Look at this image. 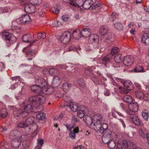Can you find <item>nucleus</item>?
<instances>
[{
  "mask_svg": "<svg viewBox=\"0 0 149 149\" xmlns=\"http://www.w3.org/2000/svg\"><path fill=\"white\" fill-rule=\"evenodd\" d=\"M3 39L6 41L7 46L15 43L16 41L17 38L12 34L7 32H3L2 34Z\"/></svg>",
  "mask_w": 149,
  "mask_h": 149,
  "instance_id": "obj_5",
  "label": "nucleus"
},
{
  "mask_svg": "<svg viewBox=\"0 0 149 149\" xmlns=\"http://www.w3.org/2000/svg\"><path fill=\"white\" fill-rule=\"evenodd\" d=\"M123 85L128 90L130 91L133 89V84L130 81H125L123 84Z\"/></svg>",
  "mask_w": 149,
  "mask_h": 149,
  "instance_id": "obj_30",
  "label": "nucleus"
},
{
  "mask_svg": "<svg viewBox=\"0 0 149 149\" xmlns=\"http://www.w3.org/2000/svg\"><path fill=\"white\" fill-rule=\"evenodd\" d=\"M9 138L11 139L21 138L22 136L20 132L17 130L11 131L9 134Z\"/></svg>",
  "mask_w": 149,
  "mask_h": 149,
  "instance_id": "obj_10",
  "label": "nucleus"
},
{
  "mask_svg": "<svg viewBox=\"0 0 149 149\" xmlns=\"http://www.w3.org/2000/svg\"><path fill=\"white\" fill-rule=\"evenodd\" d=\"M83 120L88 125H92L93 123V120L89 116H85L83 118Z\"/></svg>",
  "mask_w": 149,
  "mask_h": 149,
  "instance_id": "obj_33",
  "label": "nucleus"
},
{
  "mask_svg": "<svg viewBox=\"0 0 149 149\" xmlns=\"http://www.w3.org/2000/svg\"><path fill=\"white\" fill-rule=\"evenodd\" d=\"M11 79L13 80H15L16 82L14 84H13L11 86V89H15L16 87L18 86L17 84L23 83V80L21 79L19 76H17L14 77H11Z\"/></svg>",
  "mask_w": 149,
  "mask_h": 149,
  "instance_id": "obj_11",
  "label": "nucleus"
},
{
  "mask_svg": "<svg viewBox=\"0 0 149 149\" xmlns=\"http://www.w3.org/2000/svg\"><path fill=\"white\" fill-rule=\"evenodd\" d=\"M36 51L32 49H29L26 52V56L29 57L28 60H32L35 55Z\"/></svg>",
  "mask_w": 149,
  "mask_h": 149,
  "instance_id": "obj_23",
  "label": "nucleus"
},
{
  "mask_svg": "<svg viewBox=\"0 0 149 149\" xmlns=\"http://www.w3.org/2000/svg\"><path fill=\"white\" fill-rule=\"evenodd\" d=\"M129 110L126 111V113L128 114L132 115L134 113L137 111L138 109V105L137 102L133 103L130 104L129 106Z\"/></svg>",
  "mask_w": 149,
  "mask_h": 149,
  "instance_id": "obj_9",
  "label": "nucleus"
},
{
  "mask_svg": "<svg viewBox=\"0 0 149 149\" xmlns=\"http://www.w3.org/2000/svg\"><path fill=\"white\" fill-rule=\"evenodd\" d=\"M133 61V58L132 56H127L124 58L123 63L125 65L129 66L132 64Z\"/></svg>",
  "mask_w": 149,
  "mask_h": 149,
  "instance_id": "obj_15",
  "label": "nucleus"
},
{
  "mask_svg": "<svg viewBox=\"0 0 149 149\" xmlns=\"http://www.w3.org/2000/svg\"><path fill=\"white\" fill-rule=\"evenodd\" d=\"M17 126L19 127L23 128L27 127L25 122L24 121H21L18 123Z\"/></svg>",
  "mask_w": 149,
  "mask_h": 149,
  "instance_id": "obj_58",
  "label": "nucleus"
},
{
  "mask_svg": "<svg viewBox=\"0 0 149 149\" xmlns=\"http://www.w3.org/2000/svg\"><path fill=\"white\" fill-rule=\"evenodd\" d=\"M34 36L33 35L30 33H27L24 35L22 38V40L25 42H31L34 39Z\"/></svg>",
  "mask_w": 149,
  "mask_h": 149,
  "instance_id": "obj_14",
  "label": "nucleus"
},
{
  "mask_svg": "<svg viewBox=\"0 0 149 149\" xmlns=\"http://www.w3.org/2000/svg\"><path fill=\"white\" fill-rule=\"evenodd\" d=\"M102 120L101 116L99 114H96L93 117V124L95 126L94 128L96 131L101 134H102L104 130L108 127L107 123H101Z\"/></svg>",
  "mask_w": 149,
  "mask_h": 149,
  "instance_id": "obj_3",
  "label": "nucleus"
},
{
  "mask_svg": "<svg viewBox=\"0 0 149 149\" xmlns=\"http://www.w3.org/2000/svg\"><path fill=\"white\" fill-rule=\"evenodd\" d=\"M61 82L60 78L57 76H55L53 78L52 86L53 88H56L59 86Z\"/></svg>",
  "mask_w": 149,
  "mask_h": 149,
  "instance_id": "obj_16",
  "label": "nucleus"
},
{
  "mask_svg": "<svg viewBox=\"0 0 149 149\" xmlns=\"http://www.w3.org/2000/svg\"><path fill=\"white\" fill-rule=\"evenodd\" d=\"M17 22L15 21H14L13 22L11 30L13 32L15 33H18L20 31V28L19 27L15 25V24Z\"/></svg>",
  "mask_w": 149,
  "mask_h": 149,
  "instance_id": "obj_28",
  "label": "nucleus"
},
{
  "mask_svg": "<svg viewBox=\"0 0 149 149\" xmlns=\"http://www.w3.org/2000/svg\"><path fill=\"white\" fill-rule=\"evenodd\" d=\"M34 119V118L33 116H31L28 118L26 119L25 122L27 126L33 123Z\"/></svg>",
  "mask_w": 149,
  "mask_h": 149,
  "instance_id": "obj_40",
  "label": "nucleus"
},
{
  "mask_svg": "<svg viewBox=\"0 0 149 149\" xmlns=\"http://www.w3.org/2000/svg\"><path fill=\"white\" fill-rule=\"evenodd\" d=\"M22 1L21 4L22 5H24V11L27 13H34L36 11V7L33 5L32 4H29L26 3V0H21Z\"/></svg>",
  "mask_w": 149,
  "mask_h": 149,
  "instance_id": "obj_6",
  "label": "nucleus"
},
{
  "mask_svg": "<svg viewBox=\"0 0 149 149\" xmlns=\"http://www.w3.org/2000/svg\"><path fill=\"white\" fill-rule=\"evenodd\" d=\"M61 18L63 21L65 22L69 21L70 19V17L68 15H64L62 16Z\"/></svg>",
  "mask_w": 149,
  "mask_h": 149,
  "instance_id": "obj_64",
  "label": "nucleus"
},
{
  "mask_svg": "<svg viewBox=\"0 0 149 149\" xmlns=\"http://www.w3.org/2000/svg\"><path fill=\"white\" fill-rule=\"evenodd\" d=\"M114 27L117 29L120 30L123 28V25L120 23H116L114 24Z\"/></svg>",
  "mask_w": 149,
  "mask_h": 149,
  "instance_id": "obj_51",
  "label": "nucleus"
},
{
  "mask_svg": "<svg viewBox=\"0 0 149 149\" xmlns=\"http://www.w3.org/2000/svg\"><path fill=\"white\" fill-rule=\"evenodd\" d=\"M45 101V98L40 95L32 96L29 99V102L33 104V106L35 105H38L42 104Z\"/></svg>",
  "mask_w": 149,
  "mask_h": 149,
  "instance_id": "obj_4",
  "label": "nucleus"
},
{
  "mask_svg": "<svg viewBox=\"0 0 149 149\" xmlns=\"http://www.w3.org/2000/svg\"><path fill=\"white\" fill-rule=\"evenodd\" d=\"M21 105V108L19 109H17L14 106H8V107L11 108L13 110V113L15 116H21L23 117L27 116L29 113L32 112L33 110V104H25V102H23Z\"/></svg>",
  "mask_w": 149,
  "mask_h": 149,
  "instance_id": "obj_1",
  "label": "nucleus"
},
{
  "mask_svg": "<svg viewBox=\"0 0 149 149\" xmlns=\"http://www.w3.org/2000/svg\"><path fill=\"white\" fill-rule=\"evenodd\" d=\"M85 73L87 76H91L93 73V71L91 69L87 68L85 70Z\"/></svg>",
  "mask_w": 149,
  "mask_h": 149,
  "instance_id": "obj_49",
  "label": "nucleus"
},
{
  "mask_svg": "<svg viewBox=\"0 0 149 149\" xmlns=\"http://www.w3.org/2000/svg\"><path fill=\"white\" fill-rule=\"evenodd\" d=\"M142 42L146 45H149V35L147 33L143 34L141 37Z\"/></svg>",
  "mask_w": 149,
  "mask_h": 149,
  "instance_id": "obj_26",
  "label": "nucleus"
},
{
  "mask_svg": "<svg viewBox=\"0 0 149 149\" xmlns=\"http://www.w3.org/2000/svg\"><path fill=\"white\" fill-rule=\"evenodd\" d=\"M84 3L83 0H76V7H79L80 6H82Z\"/></svg>",
  "mask_w": 149,
  "mask_h": 149,
  "instance_id": "obj_54",
  "label": "nucleus"
},
{
  "mask_svg": "<svg viewBox=\"0 0 149 149\" xmlns=\"http://www.w3.org/2000/svg\"><path fill=\"white\" fill-rule=\"evenodd\" d=\"M11 11L10 9L8 7L0 8V13H3L10 12Z\"/></svg>",
  "mask_w": 149,
  "mask_h": 149,
  "instance_id": "obj_42",
  "label": "nucleus"
},
{
  "mask_svg": "<svg viewBox=\"0 0 149 149\" xmlns=\"http://www.w3.org/2000/svg\"><path fill=\"white\" fill-rule=\"evenodd\" d=\"M77 111L78 116L80 118H84L85 115L84 111L82 109H80L78 110H77Z\"/></svg>",
  "mask_w": 149,
  "mask_h": 149,
  "instance_id": "obj_47",
  "label": "nucleus"
},
{
  "mask_svg": "<svg viewBox=\"0 0 149 149\" xmlns=\"http://www.w3.org/2000/svg\"><path fill=\"white\" fill-rule=\"evenodd\" d=\"M41 82H45V80L41 77L37 78L35 80L36 84L38 86L41 84Z\"/></svg>",
  "mask_w": 149,
  "mask_h": 149,
  "instance_id": "obj_52",
  "label": "nucleus"
},
{
  "mask_svg": "<svg viewBox=\"0 0 149 149\" xmlns=\"http://www.w3.org/2000/svg\"><path fill=\"white\" fill-rule=\"evenodd\" d=\"M118 49L117 47H115L113 48L111 50V54L113 55L116 54L118 52Z\"/></svg>",
  "mask_w": 149,
  "mask_h": 149,
  "instance_id": "obj_56",
  "label": "nucleus"
},
{
  "mask_svg": "<svg viewBox=\"0 0 149 149\" xmlns=\"http://www.w3.org/2000/svg\"><path fill=\"white\" fill-rule=\"evenodd\" d=\"M20 67L24 68V69L27 70L26 71L28 73H31L32 72V71L33 70L36 71L37 67L36 66L34 65L33 67L31 68L30 65H26L25 64H22L20 66Z\"/></svg>",
  "mask_w": 149,
  "mask_h": 149,
  "instance_id": "obj_19",
  "label": "nucleus"
},
{
  "mask_svg": "<svg viewBox=\"0 0 149 149\" xmlns=\"http://www.w3.org/2000/svg\"><path fill=\"white\" fill-rule=\"evenodd\" d=\"M123 99L125 102L129 104L131 103L133 101V99L132 97L128 95H125L123 97Z\"/></svg>",
  "mask_w": 149,
  "mask_h": 149,
  "instance_id": "obj_37",
  "label": "nucleus"
},
{
  "mask_svg": "<svg viewBox=\"0 0 149 149\" xmlns=\"http://www.w3.org/2000/svg\"><path fill=\"white\" fill-rule=\"evenodd\" d=\"M44 144V140L42 139H38L37 140V146H38L39 147H42V146Z\"/></svg>",
  "mask_w": 149,
  "mask_h": 149,
  "instance_id": "obj_63",
  "label": "nucleus"
},
{
  "mask_svg": "<svg viewBox=\"0 0 149 149\" xmlns=\"http://www.w3.org/2000/svg\"><path fill=\"white\" fill-rule=\"evenodd\" d=\"M106 35V38L105 42L106 43L109 44L114 41L115 38L114 34L111 32H108Z\"/></svg>",
  "mask_w": 149,
  "mask_h": 149,
  "instance_id": "obj_13",
  "label": "nucleus"
},
{
  "mask_svg": "<svg viewBox=\"0 0 149 149\" xmlns=\"http://www.w3.org/2000/svg\"><path fill=\"white\" fill-rule=\"evenodd\" d=\"M30 3L33 5H39L42 2V0H30Z\"/></svg>",
  "mask_w": 149,
  "mask_h": 149,
  "instance_id": "obj_48",
  "label": "nucleus"
},
{
  "mask_svg": "<svg viewBox=\"0 0 149 149\" xmlns=\"http://www.w3.org/2000/svg\"><path fill=\"white\" fill-rule=\"evenodd\" d=\"M134 71L136 72H145L143 70V66L141 65H137L134 69Z\"/></svg>",
  "mask_w": 149,
  "mask_h": 149,
  "instance_id": "obj_41",
  "label": "nucleus"
},
{
  "mask_svg": "<svg viewBox=\"0 0 149 149\" xmlns=\"http://www.w3.org/2000/svg\"><path fill=\"white\" fill-rule=\"evenodd\" d=\"M109 29L106 25H103L101 26L100 29V33L103 35H106Z\"/></svg>",
  "mask_w": 149,
  "mask_h": 149,
  "instance_id": "obj_34",
  "label": "nucleus"
},
{
  "mask_svg": "<svg viewBox=\"0 0 149 149\" xmlns=\"http://www.w3.org/2000/svg\"><path fill=\"white\" fill-rule=\"evenodd\" d=\"M8 114L6 109H2L0 110V117H6Z\"/></svg>",
  "mask_w": 149,
  "mask_h": 149,
  "instance_id": "obj_39",
  "label": "nucleus"
},
{
  "mask_svg": "<svg viewBox=\"0 0 149 149\" xmlns=\"http://www.w3.org/2000/svg\"><path fill=\"white\" fill-rule=\"evenodd\" d=\"M134 145V143H132L129 141H127L124 140L122 142V146L123 148H125L128 149H131L132 146Z\"/></svg>",
  "mask_w": 149,
  "mask_h": 149,
  "instance_id": "obj_18",
  "label": "nucleus"
},
{
  "mask_svg": "<svg viewBox=\"0 0 149 149\" xmlns=\"http://www.w3.org/2000/svg\"><path fill=\"white\" fill-rule=\"evenodd\" d=\"M62 87L63 90L65 92H67L71 88V84L68 82L65 83L63 84Z\"/></svg>",
  "mask_w": 149,
  "mask_h": 149,
  "instance_id": "obj_35",
  "label": "nucleus"
},
{
  "mask_svg": "<svg viewBox=\"0 0 149 149\" xmlns=\"http://www.w3.org/2000/svg\"><path fill=\"white\" fill-rule=\"evenodd\" d=\"M94 4L92 6V9L94 10L95 12H98L101 9V3L99 2V0H93Z\"/></svg>",
  "mask_w": 149,
  "mask_h": 149,
  "instance_id": "obj_12",
  "label": "nucleus"
},
{
  "mask_svg": "<svg viewBox=\"0 0 149 149\" xmlns=\"http://www.w3.org/2000/svg\"><path fill=\"white\" fill-rule=\"evenodd\" d=\"M91 33V30L88 28L84 29L81 31V36L84 38L89 37L88 42L93 45L94 47L97 48L99 45V36L97 34L90 35Z\"/></svg>",
  "mask_w": 149,
  "mask_h": 149,
  "instance_id": "obj_2",
  "label": "nucleus"
},
{
  "mask_svg": "<svg viewBox=\"0 0 149 149\" xmlns=\"http://www.w3.org/2000/svg\"><path fill=\"white\" fill-rule=\"evenodd\" d=\"M92 80L95 84L96 85H98L100 83L99 79L96 78V77L94 75H92Z\"/></svg>",
  "mask_w": 149,
  "mask_h": 149,
  "instance_id": "obj_59",
  "label": "nucleus"
},
{
  "mask_svg": "<svg viewBox=\"0 0 149 149\" xmlns=\"http://www.w3.org/2000/svg\"><path fill=\"white\" fill-rule=\"evenodd\" d=\"M63 99L64 101L70 103L71 102L70 98V96L67 94H65L63 95Z\"/></svg>",
  "mask_w": 149,
  "mask_h": 149,
  "instance_id": "obj_50",
  "label": "nucleus"
},
{
  "mask_svg": "<svg viewBox=\"0 0 149 149\" xmlns=\"http://www.w3.org/2000/svg\"><path fill=\"white\" fill-rule=\"evenodd\" d=\"M1 149H10L8 147V144L5 140L3 141L1 143Z\"/></svg>",
  "mask_w": 149,
  "mask_h": 149,
  "instance_id": "obj_45",
  "label": "nucleus"
},
{
  "mask_svg": "<svg viewBox=\"0 0 149 149\" xmlns=\"http://www.w3.org/2000/svg\"><path fill=\"white\" fill-rule=\"evenodd\" d=\"M19 20L21 23L24 24L27 23L31 21L30 17L27 14L22 15V17L19 18Z\"/></svg>",
  "mask_w": 149,
  "mask_h": 149,
  "instance_id": "obj_20",
  "label": "nucleus"
},
{
  "mask_svg": "<svg viewBox=\"0 0 149 149\" xmlns=\"http://www.w3.org/2000/svg\"><path fill=\"white\" fill-rule=\"evenodd\" d=\"M54 91L53 88L52 86L50 87L49 86L48 84H47V86H45L42 90V91L46 95H50L52 94Z\"/></svg>",
  "mask_w": 149,
  "mask_h": 149,
  "instance_id": "obj_17",
  "label": "nucleus"
},
{
  "mask_svg": "<svg viewBox=\"0 0 149 149\" xmlns=\"http://www.w3.org/2000/svg\"><path fill=\"white\" fill-rule=\"evenodd\" d=\"M73 38L76 40H77L80 38L81 37L80 30L79 29L74 30L73 33Z\"/></svg>",
  "mask_w": 149,
  "mask_h": 149,
  "instance_id": "obj_31",
  "label": "nucleus"
},
{
  "mask_svg": "<svg viewBox=\"0 0 149 149\" xmlns=\"http://www.w3.org/2000/svg\"><path fill=\"white\" fill-rule=\"evenodd\" d=\"M7 128L5 126H1L0 127V134H1L2 133L4 134L7 131Z\"/></svg>",
  "mask_w": 149,
  "mask_h": 149,
  "instance_id": "obj_61",
  "label": "nucleus"
},
{
  "mask_svg": "<svg viewBox=\"0 0 149 149\" xmlns=\"http://www.w3.org/2000/svg\"><path fill=\"white\" fill-rule=\"evenodd\" d=\"M93 2V0H86L84 2L82 6L85 9H88L92 6Z\"/></svg>",
  "mask_w": 149,
  "mask_h": 149,
  "instance_id": "obj_22",
  "label": "nucleus"
},
{
  "mask_svg": "<svg viewBox=\"0 0 149 149\" xmlns=\"http://www.w3.org/2000/svg\"><path fill=\"white\" fill-rule=\"evenodd\" d=\"M112 56V55L110 54L104 56L102 59L103 64H104L105 66H107V62L109 61Z\"/></svg>",
  "mask_w": 149,
  "mask_h": 149,
  "instance_id": "obj_32",
  "label": "nucleus"
},
{
  "mask_svg": "<svg viewBox=\"0 0 149 149\" xmlns=\"http://www.w3.org/2000/svg\"><path fill=\"white\" fill-rule=\"evenodd\" d=\"M123 56L120 54H118L116 55L114 57V60L117 63H121L123 61Z\"/></svg>",
  "mask_w": 149,
  "mask_h": 149,
  "instance_id": "obj_36",
  "label": "nucleus"
},
{
  "mask_svg": "<svg viewBox=\"0 0 149 149\" xmlns=\"http://www.w3.org/2000/svg\"><path fill=\"white\" fill-rule=\"evenodd\" d=\"M103 133L104 134L102 140L104 144H106L111 139V132L107 128L104 130V132Z\"/></svg>",
  "mask_w": 149,
  "mask_h": 149,
  "instance_id": "obj_7",
  "label": "nucleus"
},
{
  "mask_svg": "<svg viewBox=\"0 0 149 149\" xmlns=\"http://www.w3.org/2000/svg\"><path fill=\"white\" fill-rule=\"evenodd\" d=\"M61 22L59 21H56L53 22L52 24V26L54 27H57L62 25Z\"/></svg>",
  "mask_w": 149,
  "mask_h": 149,
  "instance_id": "obj_57",
  "label": "nucleus"
},
{
  "mask_svg": "<svg viewBox=\"0 0 149 149\" xmlns=\"http://www.w3.org/2000/svg\"><path fill=\"white\" fill-rule=\"evenodd\" d=\"M148 112L146 110H145L142 113V115L144 119L147 120L148 118Z\"/></svg>",
  "mask_w": 149,
  "mask_h": 149,
  "instance_id": "obj_55",
  "label": "nucleus"
},
{
  "mask_svg": "<svg viewBox=\"0 0 149 149\" xmlns=\"http://www.w3.org/2000/svg\"><path fill=\"white\" fill-rule=\"evenodd\" d=\"M136 96L137 98L142 99L143 98L144 94L141 91H138L136 92Z\"/></svg>",
  "mask_w": 149,
  "mask_h": 149,
  "instance_id": "obj_46",
  "label": "nucleus"
},
{
  "mask_svg": "<svg viewBox=\"0 0 149 149\" xmlns=\"http://www.w3.org/2000/svg\"><path fill=\"white\" fill-rule=\"evenodd\" d=\"M107 144L108 147L111 149L114 148L116 146V143L115 141L111 140L109 142L105 144Z\"/></svg>",
  "mask_w": 149,
  "mask_h": 149,
  "instance_id": "obj_38",
  "label": "nucleus"
},
{
  "mask_svg": "<svg viewBox=\"0 0 149 149\" xmlns=\"http://www.w3.org/2000/svg\"><path fill=\"white\" fill-rule=\"evenodd\" d=\"M131 121L137 125H139L141 124V122L136 116H134L130 117Z\"/></svg>",
  "mask_w": 149,
  "mask_h": 149,
  "instance_id": "obj_25",
  "label": "nucleus"
},
{
  "mask_svg": "<svg viewBox=\"0 0 149 149\" xmlns=\"http://www.w3.org/2000/svg\"><path fill=\"white\" fill-rule=\"evenodd\" d=\"M79 132L78 127H77L74 129L73 130L71 131L69 134L70 137L72 139H74L75 137V134Z\"/></svg>",
  "mask_w": 149,
  "mask_h": 149,
  "instance_id": "obj_29",
  "label": "nucleus"
},
{
  "mask_svg": "<svg viewBox=\"0 0 149 149\" xmlns=\"http://www.w3.org/2000/svg\"><path fill=\"white\" fill-rule=\"evenodd\" d=\"M31 89L33 92L37 94L40 93L42 90L36 84L32 86L31 87Z\"/></svg>",
  "mask_w": 149,
  "mask_h": 149,
  "instance_id": "obj_27",
  "label": "nucleus"
},
{
  "mask_svg": "<svg viewBox=\"0 0 149 149\" xmlns=\"http://www.w3.org/2000/svg\"><path fill=\"white\" fill-rule=\"evenodd\" d=\"M69 106L72 110L74 112L77 111L79 107L77 104H71L69 105Z\"/></svg>",
  "mask_w": 149,
  "mask_h": 149,
  "instance_id": "obj_43",
  "label": "nucleus"
},
{
  "mask_svg": "<svg viewBox=\"0 0 149 149\" xmlns=\"http://www.w3.org/2000/svg\"><path fill=\"white\" fill-rule=\"evenodd\" d=\"M71 37V33L69 31H65L62 33L60 37V40L63 43L66 44L70 42Z\"/></svg>",
  "mask_w": 149,
  "mask_h": 149,
  "instance_id": "obj_8",
  "label": "nucleus"
},
{
  "mask_svg": "<svg viewBox=\"0 0 149 149\" xmlns=\"http://www.w3.org/2000/svg\"><path fill=\"white\" fill-rule=\"evenodd\" d=\"M50 10L52 13L56 14L58 13L59 12V9L54 7H52L50 9Z\"/></svg>",
  "mask_w": 149,
  "mask_h": 149,
  "instance_id": "obj_62",
  "label": "nucleus"
},
{
  "mask_svg": "<svg viewBox=\"0 0 149 149\" xmlns=\"http://www.w3.org/2000/svg\"><path fill=\"white\" fill-rule=\"evenodd\" d=\"M58 73L57 69L52 68L49 69V73L51 75H54L57 74Z\"/></svg>",
  "mask_w": 149,
  "mask_h": 149,
  "instance_id": "obj_53",
  "label": "nucleus"
},
{
  "mask_svg": "<svg viewBox=\"0 0 149 149\" xmlns=\"http://www.w3.org/2000/svg\"><path fill=\"white\" fill-rule=\"evenodd\" d=\"M118 89L119 92L122 94H126L128 93V91L126 90L125 88L121 87H119Z\"/></svg>",
  "mask_w": 149,
  "mask_h": 149,
  "instance_id": "obj_60",
  "label": "nucleus"
},
{
  "mask_svg": "<svg viewBox=\"0 0 149 149\" xmlns=\"http://www.w3.org/2000/svg\"><path fill=\"white\" fill-rule=\"evenodd\" d=\"M75 82L79 85L80 88H84L86 87L84 81L82 78H77L76 79Z\"/></svg>",
  "mask_w": 149,
  "mask_h": 149,
  "instance_id": "obj_24",
  "label": "nucleus"
},
{
  "mask_svg": "<svg viewBox=\"0 0 149 149\" xmlns=\"http://www.w3.org/2000/svg\"><path fill=\"white\" fill-rule=\"evenodd\" d=\"M46 117L45 114L43 112H40L36 115V118L39 120L45 119Z\"/></svg>",
  "mask_w": 149,
  "mask_h": 149,
  "instance_id": "obj_44",
  "label": "nucleus"
},
{
  "mask_svg": "<svg viewBox=\"0 0 149 149\" xmlns=\"http://www.w3.org/2000/svg\"><path fill=\"white\" fill-rule=\"evenodd\" d=\"M21 138L13 139L11 140V145L12 147L14 148H17L20 144Z\"/></svg>",
  "mask_w": 149,
  "mask_h": 149,
  "instance_id": "obj_21",
  "label": "nucleus"
}]
</instances>
